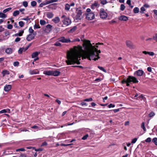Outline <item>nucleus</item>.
Returning <instances> with one entry per match:
<instances>
[{
	"label": "nucleus",
	"mask_w": 157,
	"mask_h": 157,
	"mask_svg": "<svg viewBox=\"0 0 157 157\" xmlns=\"http://www.w3.org/2000/svg\"><path fill=\"white\" fill-rule=\"evenodd\" d=\"M82 46L84 49H82L81 46L79 45V59L81 57L82 59H99L103 58L101 53L100 50H98L97 48V45L93 46L90 41L85 40L83 41Z\"/></svg>",
	"instance_id": "f257e3e1"
},
{
	"label": "nucleus",
	"mask_w": 157,
	"mask_h": 157,
	"mask_svg": "<svg viewBox=\"0 0 157 157\" xmlns=\"http://www.w3.org/2000/svg\"><path fill=\"white\" fill-rule=\"evenodd\" d=\"M67 59H78V45L71 48L67 52Z\"/></svg>",
	"instance_id": "f03ea898"
},
{
	"label": "nucleus",
	"mask_w": 157,
	"mask_h": 157,
	"mask_svg": "<svg viewBox=\"0 0 157 157\" xmlns=\"http://www.w3.org/2000/svg\"><path fill=\"white\" fill-rule=\"evenodd\" d=\"M131 82H133V83H137L139 81L135 77L132 76H129L127 79H124L122 81V83L124 84L125 83H126L127 86H129V83Z\"/></svg>",
	"instance_id": "7ed1b4c3"
},
{
	"label": "nucleus",
	"mask_w": 157,
	"mask_h": 157,
	"mask_svg": "<svg viewBox=\"0 0 157 157\" xmlns=\"http://www.w3.org/2000/svg\"><path fill=\"white\" fill-rule=\"evenodd\" d=\"M61 19H62V22L64 25L66 26H67L71 24V21L69 18L66 17L65 15H63L61 17Z\"/></svg>",
	"instance_id": "20e7f679"
},
{
	"label": "nucleus",
	"mask_w": 157,
	"mask_h": 157,
	"mask_svg": "<svg viewBox=\"0 0 157 157\" xmlns=\"http://www.w3.org/2000/svg\"><path fill=\"white\" fill-rule=\"evenodd\" d=\"M107 13L105 11L104 9L101 8L100 10V16L102 19H105L107 17Z\"/></svg>",
	"instance_id": "39448f33"
},
{
	"label": "nucleus",
	"mask_w": 157,
	"mask_h": 157,
	"mask_svg": "<svg viewBox=\"0 0 157 157\" xmlns=\"http://www.w3.org/2000/svg\"><path fill=\"white\" fill-rule=\"evenodd\" d=\"M36 35V32H34L33 33H30L27 36L26 39L27 41H30L34 38Z\"/></svg>",
	"instance_id": "423d86ee"
},
{
	"label": "nucleus",
	"mask_w": 157,
	"mask_h": 157,
	"mask_svg": "<svg viewBox=\"0 0 157 157\" xmlns=\"http://www.w3.org/2000/svg\"><path fill=\"white\" fill-rule=\"evenodd\" d=\"M78 59H67L66 62L67 65L73 64L75 63L78 64Z\"/></svg>",
	"instance_id": "0eeeda50"
},
{
	"label": "nucleus",
	"mask_w": 157,
	"mask_h": 157,
	"mask_svg": "<svg viewBox=\"0 0 157 157\" xmlns=\"http://www.w3.org/2000/svg\"><path fill=\"white\" fill-rule=\"evenodd\" d=\"M95 15L94 13L90 12L86 15V17L88 20H92L94 19Z\"/></svg>",
	"instance_id": "6e6552de"
},
{
	"label": "nucleus",
	"mask_w": 157,
	"mask_h": 157,
	"mask_svg": "<svg viewBox=\"0 0 157 157\" xmlns=\"http://www.w3.org/2000/svg\"><path fill=\"white\" fill-rule=\"evenodd\" d=\"M126 44L127 47L130 49H134L135 46L133 44L132 42L130 40H127L126 41Z\"/></svg>",
	"instance_id": "1a4fd4ad"
},
{
	"label": "nucleus",
	"mask_w": 157,
	"mask_h": 157,
	"mask_svg": "<svg viewBox=\"0 0 157 157\" xmlns=\"http://www.w3.org/2000/svg\"><path fill=\"white\" fill-rule=\"evenodd\" d=\"M59 41L62 43H68L70 42L71 40L69 39L65 38L64 37H62L59 38Z\"/></svg>",
	"instance_id": "9d476101"
},
{
	"label": "nucleus",
	"mask_w": 157,
	"mask_h": 157,
	"mask_svg": "<svg viewBox=\"0 0 157 157\" xmlns=\"http://www.w3.org/2000/svg\"><path fill=\"white\" fill-rule=\"evenodd\" d=\"M52 26L51 25L48 24L46 26L44 30L46 33H49L50 32L52 29Z\"/></svg>",
	"instance_id": "9b49d317"
},
{
	"label": "nucleus",
	"mask_w": 157,
	"mask_h": 157,
	"mask_svg": "<svg viewBox=\"0 0 157 157\" xmlns=\"http://www.w3.org/2000/svg\"><path fill=\"white\" fill-rule=\"evenodd\" d=\"M144 71L142 70H139L135 72L134 75H136L138 76H141L144 74Z\"/></svg>",
	"instance_id": "f8f14e48"
},
{
	"label": "nucleus",
	"mask_w": 157,
	"mask_h": 157,
	"mask_svg": "<svg viewBox=\"0 0 157 157\" xmlns=\"http://www.w3.org/2000/svg\"><path fill=\"white\" fill-rule=\"evenodd\" d=\"M29 73L31 75H34L38 74L39 73V71L36 69L32 70H29Z\"/></svg>",
	"instance_id": "ddd939ff"
},
{
	"label": "nucleus",
	"mask_w": 157,
	"mask_h": 157,
	"mask_svg": "<svg viewBox=\"0 0 157 157\" xmlns=\"http://www.w3.org/2000/svg\"><path fill=\"white\" fill-rule=\"evenodd\" d=\"M119 19L121 21H126L128 20V17L124 15H122L119 17Z\"/></svg>",
	"instance_id": "4468645a"
},
{
	"label": "nucleus",
	"mask_w": 157,
	"mask_h": 157,
	"mask_svg": "<svg viewBox=\"0 0 157 157\" xmlns=\"http://www.w3.org/2000/svg\"><path fill=\"white\" fill-rule=\"evenodd\" d=\"M40 54V52H36L33 53L32 55V58H36V59H39V58L37 57V56Z\"/></svg>",
	"instance_id": "2eb2a0df"
},
{
	"label": "nucleus",
	"mask_w": 157,
	"mask_h": 157,
	"mask_svg": "<svg viewBox=\"0 0 157 157\" xmlns=\"http://www.w3.org/2000/svg\"><path fill=\"white\" fill-rule=\"evenodd\" d=\"M11 88V86L10 85H8L4 87V90L5 91H8Z\"/></svg>",
	"instance_id": "dca6fc26"
},
{
	"label": "nucleus",
	"mask_w": 157,
	"mask_h": 157,
	"mask_svg": "<svg viewBox=\"0 0 157 157\" xmlns=\"http://www.w3.org/2000/svg\"><path fill=\"white\" fill-rule=\"evenodd\" d=\"M60 72L57 71H52V76H57L60 75Z\"/></svg>",
	"instance_id": "f3484780"
},
{
	"label": "nucleus",
	"mask_w": 157,
	"mask_h": 157,
	"mask_svg": "<svg viewBox=\"0 0 157 157\" xmlns=\"http://www.w3.org/2000/svg\"><path fill=\"white\" fill-rule=\"evenodd\" d=\"M43 74L47 75L52 76V71H44L43 72Z\"/></svg>",
	"instance_id": "a211bd4d"
},
{
	"label": "nucleus",
	"mask_w": 157,
	"mask_h": 157,
	"mask_svg": "<svg viewBox=\"0 0 157 157\" xmlns=\"http://www.w3.org/2000/svg\"><path fill=\"white\" fill-rule=\"evenodd\" d=\"M24 33V30H20L19 31V33L15 34L14 35V36H21L23 35V34Z\"/></svg>",
	"instance_id": "6ab92c4d"
},
{
	"label": "nucleus",
	"mask_w": 157,
	"mask_h": 157,
	"mask_svg": "<svg viewBox=\"0 0 157 157\" xmlns=\"http://www.w3.org/2000/svg\"><path fill=\"white\" fill-rule=\"evenodd\" d=\"M46 15L47 17L48 18H52L54 16V14L53 13L50 12H48L47 13Z\"/></svg>",
	"instance_id": "aec40b11"
},
{
	"label": "nucleus",
	"mask_w": 157,
	"mask_h": 157,
	"mask_svg": "<svg viewBox=\"0 0 157 157\" xmlns=\"http://www.w3.org/2000/svg\"><path fill=\"white\" fill-rule=\"evenodd\" d=\"M52 21L55 23H57L60 21V19L58 17H56L52 19Z\"/></svg>",
	"instance_id": "412c9836"
},
{
	"label": "nucleus",
	"mask_w": 157,
	"mask_h": 157,
	"mask_svg": "<svg viewBox=\"0 0 157 157\" xmlns=\"http://www.w3.org/2000/svg\"><path fill=\"white\" fill-rule=\"evenodd\" d=\"M12 49L10 48H8L6 49L5 52L8 54H10L12 52Z\"/></svg>",
	"instance_id": "4be33fe9"
},
{
	"label": "nucleus",
	"mask_w": 157,
	"mask_h": 157,
	"mask_svg": "<svg viewBox=\"0 0 157 157\" xmlns=\"http://www.w3.org/2000/svg\"><path fill=\"white\" fill-rule=\"evenodd\" d=\"M20 12L19 10H15L13 13V15L14 17H16L19 14Z\"/></svg>",
	"instance_id": "5701e85b"
},
{
	"label": "nucleus",
	"mask_w": 157,
	"mask_h": 157,
	"mask_svg": "<svg viewBox=\"0 0 157 157\" xmlns=\"http://www.w3.org/2000/svg\"><path fill=\"white\" fill-rule=\"evenodd\" d=\"M2 73L3 74V76L4 77L6 75H9L10 74L9 71L7 70H4L2 71Z\"/></svg>",
	"instance_id": "b1692460"
},
{
	"label": "nucleus",
	"mask_w": 157,
	"mask_h": 157,
	"mask_svg": "<svg viewBox=\"0 0 157 157\" xmlns=\"http://www.w3.org/2000/svg\"><path fill=\"white\" fill-rule=\"evenodd\" d=\"M139 9L138 8L136 7L133 9V12L135 13H139Z\"/></svg>",
	"instance_id": "393cba45"
},
{
	"label": "nucleus",
	"mask_w": 157,
	"mask_h": 157,
	"mask_svg": "<svg viewBox=\"0 0 157 157\" xmlns=\"http://www.w3.org/2000/svg\"><path fill=\"white\" fill-rule=\"evenodd\" d=\"M43 2L44 4V6H45L46 5L49 4L51 3V2L50 0H46Z\"/></svg>",
	"instance_id": "a878e982"
},
{
	"label": "nucleus",
	"mask_w": 157,
	"mask_h": 157,
	"mask_svg": "<svg viewBox=\"0 0 157 157\" xmlns=\"http://www.w3.org/2000/svg\"><path fill=\"white\" fill-rule=\"evenodd\" d=\"M6 15L4 14L3 13H0V18H5L6 17Z\"/></svg>",
	"instance_id": "bb28decb"
},
{
	"label": "nucleus",
	"mask_w": 157,
	"mask_h": 157,
	"mask_svg": "<svg viewBox=\"0 0 157 157\" xmlns=\"http://www.w3.org/2000/svg\"><path fill=\"white\" fill-rule=\"evenodd\" d=\"M12 9V8L11 7H9L7 8H6L5 10H4L3 11V12L4 13H5L9 11H10Z\"/></svg>",
	"instance_id": "cd10ccee"
},
{
	"label": "nucleus",
	"mask_w": 157,
	"mask_h": 157,
	"mask_svg": "<svg viewBox=\"0 0 157 157\" xmlns=\"http://www.w3.org/2000/svg\"><path fill=\"white\" fill-rule=\"evenodd\" d=\"M93 5V6H95V7H98L100 4L98 2H95L93 4H92Z\"/></svg>",
	"instance_id": "c85d7f7f"
},
{
	"label": "nucleus",
	"mask_w": 157,
	"mask_h": 157,
	"mask_svg": "<svg viewBox=\"0 0 157 157\" xmlns=\"http://www.w3.org/2000/svg\"><path fill=\"white\" fill-rule=\"evenodd\" d=\"M70 6L68 4H66L65 10H69L70 9Z\"/></svg>",
	"instance_id": "c756f323"
},
{
	"label": "nucleus",
	"mask_w": 157,
	"mask_h": 157,
	"mask_svg": "<svg viewBox=\"0 0 157 157\" xmlns=\"http://www.w3.org/2000/svg\"><path fill=\"white\" fill-rule=\"evenodd\" d=\"M141 128L143 129L144 131L145 132L146 131V129L145 127V124L144 122L142 123L141 126Z\"/></svg>",
	"instance_id": "7c9ffc66"
},
{
	"label": "nucleus",
	"mask_w": 157,
	"mask_h": 157,
	"mask_svg": "<svg viewBox=\"0 0 157 157\" xmlns=\"http://www.w3.org/2000/svg\"><path fill=\"white\" fill-rule=\"evenodd\" d=\"M29 31L30 33H33L34 32H36L34 31L32 27H30L29 28Z\"/></svg>",
	"instance_id": "2f4dec72"
},
{
	"label": "nucleus",
	"mask_w": 157,
	"mask_h": 157,
	"mask_svg": "<svg viewBox=\"0 0 157 157\" xmlns=\"http://www.w3.org/2000/svg\"><path fill=\"white\" fill-rule=\"evenodd\" d=\"M25 49V48H20V49L19 50L18 52V53L19 54H21L22 53V52L24 51V50Z\"/></svg>",
	"instance_id": "473e14b6"
},
{
	"label": "nucleus",
	"mask_w": 157,
	"mask_h": 157,
	"mask_svg": "<svg viewBox=\"0 0 157 157\" xmlns=\"http://www.w3.org/2000/svg\"><path fill=\"white\" fill-rule=\"evenodd\" d=\"M19 26L21 27H23L24 25V23L23 21H20L19 22Z\"/></svg>",
	"instance_id": "72a5a7b5"
},
{
	"label": "nucleus",
	"mask_w": 157,
	"mask_h": 157,
	"mask_svg": "<svg viewBox=\"0 0 157 157\" xmlns=\"http://www.w3.org/2000/svg\"><path fill=\"white\" fill-rule=\"evenodd\" d=\"M40 23L41 25H44L46 24V22L44 20H40Z\"/></svg>",
	"instance_id": "f704fd0d"
},
{
	"label": "nucleus",
	"mask_w": 157,
	"mask_h": 157,
	"mask_svg": "<svg viewBox=\"0 0 157 157\" xmlns=\"http://www.w3.org/2000/svg\"><path fill=\"white\" fill-rule=\"evenodd\" d=\"M31 4L32 6L34 7L36 6V2L35 1H33L31 2Z\"/></svg>",
	"instance_id": "c9c22d12"
},
{
	"label": "nucleus",
	"mask_w": 157,
	"mask_h": 157,
	"mask_svg": "<svg viewBox=\"0 0 157 157\" xmlns=\"http://www.w3.org/2000/svg\"><path fill=\"white\" fill-rule=\"evenodd\" d=\"M31 128H34L35 129H38L39 130H40L43 128H40L38 126L36 125H34Z\"/></svg>",
	"instance_id": "e433bc0d"
},
{
	"label": "nucleus",
	"mask_w": 157,
	"mask_h": 157,
	"mask_svg": "<svg viewBox=\"0 0 157 157\" xmlns=\"http://www.w3.org/2000/svg\"><path fill=\"white\" fill-rule=\"evenodd\" d=\"M100 1L101 3L103 5L106 4L107 2L106 0H101Z\"/></svg>",
	"instance_id": "4c0bfd02"
},
{
	"label": "nucleus",
	"mask_w": 157,
	"mask_h": 157,
	"mask_svg": "<svg viewBox=\"0 0 157 157\" xmlns=\"http://www.w3.org/2000/svg\"><path fill=\"white\" fill-rule=\"evenodd\" d=\"M125 7L124 4H121L120 7L121 10V11H123L124 10Z\"/></svg>",
	"instance_id": "58836bf2"
},
{
	"label": "nucleus",
	"mask_w": 157,
	"mask_h": 157,
	"mask_svg": "<svg viewBox=\"0 0 157 157\" xmlns=\"http://www.w3.org/2000/svg\"><path fill=\"white\" fill-rule=\"evenodd\" d=\"M28 3L27 1H24L22 2V5L25 7H26L28 6Z\"/></svg>",
	"instance_id": "ea45409f"
},
{
	"label": "nucleus",
	"mask_w": 157,
	"mask_h": 157,
	"mask_svg": "<svg viewBox=\"0 0 157 157\" xmlns=\"http://www.w3.org/2000/svg\"><path fill=\"white\" fill-rule=\"evenodd\" d=\"M98 67L100 70L103 71L104 72H106V70L103 68V67H100L99 66H98Z\"/></svg>",
	"instance_id": "a19ab883"
},
{
	"label": "nucleus",
	"mask_w": 157,
	"mask_h": 157,
	"mask_svg": "<svg viewBox=\"0 0 157 157\" xmlns=\"http://www.w3.org/2000/svg\"><path fill=\"white\" fill-rule=\"evenodd\" d=\"M145 10V9L144 8V7H142L140 8V13H143V12Z\"/></svg>",
	"instance_id": "79ce46f5"
},
{
	"label": "nucleus",
	"mask_w": 157,
	"mask_h": 157,
	"mask_svg": "<svg viewBox=\"0 0 157 157\" xmlns=\"http://www.w3.org/2000/svg\"><path fill=\"white\" fill-rule=\"evenodd\" d=\"M155 115V113L153 112H151L148 115L149 117H151L154 116Z\"/></svg>",
	"instance_id": "37998d69"
},
{
	"label": "nucleus",
	"mask_w": 157,
	"mask_h": 157,
	"mask_svg": "<svg viewBox=\"0 0 157 157\" xmlns=\"http://www.w3.org/2000/svg\"><path fill=\"white\" fill-rule=\"evenodd\" d=\"M88 137V134H86L82 138V140H86L87 138Z\"/></svg>",
	"instance_id": "c03bdc74"
},
{
	"label": "nucleus",
	"mask_w": 157,
	"mask_h": 157,
	"mask_svg": "<svg viewBox=\"0 0 157 157\" xmlns=\"http://www.w3.org/2000/svg\"><path fill=\"white\" fill-rule=\"evenodd\" d=\"M137 138H135L133 139L131 142V143L132 144H134L135 143L136 141L137 140Z\"/></svg>",
	"instance_id": "a18cd8bd"
},
{
	"label": "nucleus",
	"mask_w": 157,
	"mask_h": 157,
	"mask_svg": "<svg viewBox=\"0 0 157 157\" xmlns=\"http://www.w3.org/2000/svg\"><path fill=\"white\" fill-rule=\"evenodd\" d=\"M40 28V26L39 25H36L35 24L34 26V28L35 29H39Z\"/></svg>",
	"instance_id": "49530a36"
},
{
	"label": "nucleus",
	"mask_w": 157,
	"mask_h": 157,
	"mask_svg": "<svg viewBox=\"0 0 157 157\" xmlns=\"http://www.w3.org/2000/svg\"><path fill=\"white\" fill-rule=\"evenodd\" d=\"M92 100H93V99L91 98L86 99L84 100V101H92Z\"/></svg>",
	"instance_id": "de8ad7c7"
},
{
	"label": "nucleus",
	"mask_w": 157,
	"mask_h": 157,
	"mask_svg": "<svg viewBox=\"0 0 157 157\" xmlns=\"http://www.w3.org/2000/svg\"><path fill=\"white\" fill-rule=\"evenodd\" d=\"M19 65V63L18 62L16 61L14 62L13 65L14 66H18Z\"/></svg>",
	"instance_id": "09e8293b"
},
{
	"label": "nucleus",
	"mask_w": 157,
	"mask_h": 157,
	"mask_svg": "<svg viewBox=\"0 0 157 157\" xmlns=\"http://www.w3.org/2000/svg\"><path fill=\"white\" fill-rule=\"evenodd\" d=\"M151 141V138H150V137H148V138H147L145 140V142H150Z\"/></svg>",
	"instance_id": "8fccbe9b"
},
{
	"label": "nucleus",
	"mask_w": 157,
	"mask_h": 157,
	"mask_svg": "<svg viewBox=\"0 0 157 157\" xmlns=\"http://www.w3.org/2000/svg\"><path fill=\"white\" fill-rule=\"evenodd\" d=\"M25 151V149L24 148H21L20 149H16V151Z\"/></svg>",
	"instance_id": "3c124183"
},
{
	"label": "nucleus",
	"mask_w": 157,
	"mask_h": 157,
	"mask_svg": "<svg viewBox=\"0 0 157 157\" xmlns=\"http://www.w3.org/2000/svg\"><path fill=\"white\" fill-rule=\"evenodd\" d=\"M76 29V27H74L73 28L71 29L70 30V32H74L75 30Z\"/></svg>",
	"instance_id": "603ef678"
},
{
	"label": "nucleus",
	"mask_w": 157,
	"mask_h": 157,
	"mask_svg": "<svg viewBox=\"0 0 157 157\" xmlns=\"http://www.w3.org/2000/svg\"><path fill=\"white\" fill-rule=\"evenodd\" d=\"M33 149H35V150L36 151H43V149L41 148H39L38 149H35V147H33Z\"/></svg>",
	"instance_id": "864d4df0"
},
{
	"label": "nucleus",
	"mask_w": 157,
	"mask_h": 157,
	"mask_svg": "<svg viewBox=\"0 0 157 157\" xmlns=\"http://www.w3.org/2000/svg\"><path fill=\"white\" fill-rule=\"evenodd\" d=\"M153 39L157 42V34H155V35L153 36Z\"/></svg>",
	"instance_id": "5fc2aeb1"
},
{
	"label": "nucleus",
	"mask_w": 157,
	"mask_h": 157,
	"mask_svg": "<svg viewBox=\"0 0 157 157\" xmlns=\"http://www.w3.org/2000/svg\"><path fill=\"white\" fill-rule=\"evenodd\" d=\"M115 107V105L113 104H110L108 105V107L109 108H111V107L113 108Z\"/></svg>",
	"instance_id": "6e6d98bb"
},
{
	"label": "nucleus",
	"mask_w": 157,
	"mask_h": 157,
	"mask_svg": "<svg viewBox=\"0 0 157 157\" xmlns=\"http://www.w3.org/2000/svg\"><path fill=\"white\" fill-rule=\"evenodd\" d=\"M13 26L11 24H9L7 25V28L9 29H11L12 28Z\"/></svg>",
	"instance_id": "4d7b16f0"
},
{
	"label": "nucleus",
	"mask_w": 157,
	"mask_h": 157,
	"mask_svg": "<svg viewBox=\"0 0 157 157\" xmlns=\"http://www.w3.org/2000/svg\"><path fill=\"white\" fill-rule=\"evenodd\" d=\"M21 40V38L19 37H17L16 38L15 40V42H17Z\"/></svg>",
	"instance_id": "13d9d810"
},
{
	"label": "nucleus",
	"mask_w": 157,
	"mask_h": 157,
	"mask_svg": "<svg viewBox=\"0 0 157 157\" xmlns=\"http://www.w3.org/2000/svg\"><path fill=\"white\" fill-rule=\"evenodd\" d=\"M139 98H141V100L142 99H143V100H144V101L145 100V98L144 97V96L141 95H140V96L139 97Z\"/></svg>",
	"instance_id": "bf43d9fd"
},
{
	"label": "nucleus",
	"mask_w": 157,
	"mask_h": 157,
	"mask_svg": "<svg viewBox=\"0 0 157 157\" xmlns=\"http://www.w3.org/2000/svg\"><path fill=\"white\" fill-rule=\"evenodd\" d=\"M54 45L56 46H60L61 44L59 42H56L55 43Z\"/></svg>",
	"instance_id": "052dcab7"
},
{
	"label": "nucleus",
	"mask_w": 157,
	"mask_h": 157,
	"mask_svg": "<svg viewBox=\"0 0 157 157\" xmlns=\"http://www.w3.org/2000/svg\"><path fill=\"white\" fill-rule=\"evenodd\" d=\"M148 54L151 56H153L154 55V53L153 52H148Z\"/></svg>",
	"instance_id": "680f3d73"
},
{
	"label": "nucleus",
	"mask_w": 157,
	"mask_h": 157,
	"mask_svg": "<svg viewBox=\"0 0 157 157\" xmlns=\"http://www.w3.org/2000/svg\"><path fill=\"white\" fill-rule=\"evenodd\" d=\"M47 145V143L46 142H44L41 145V146H46Z\"/></svg>",
	"instance_id": "e2e57ef3"
},
{
	"label": "nucleus",
	"mask_w": 157,
	"mask_h": 157,
	"mask_svg": "<svg viewBox=\"0 0 157 157\" xmlns=\"http://www.w3.org/2000/svg\"><path fill=\"white\" fill-rule=\"evenodd\" d=\"M6 109H4L1 110L0 111V113H6Z\"/></svg>",
	"instance_id": "0e129e2a"
},
{
	"label": "nucleus",
	"mask_w": 157,
	"mask_h": 157,
	"mask_svg": "<svg viewBox=\"0 0 157 157\" xmlns=\"http://www.w3.org/2000/svg\"><path fill=\"white\" fill-rule=\"evenodd\" d=\"M32 43H30L29 44V45L28 46H27L25 48V49L24 50V51H26L29 48V47L31 45Z\"/></svg>",
	"instance_id": "69168bd1"
},
{
	"label": "nucleus",
	"mask_w": 157,
	"mask_h": 157,
	"mask_svg": "<svg viewBox=\"0 0 157 157\" xmlns=\"http://www.w3.org/2000/svg\"><path fill=\"white\" fill-rule=\"evenodd\" d=\"M157 141V138H154L152 140V142L154 143H155V142H156Z\"/></svg>",
	"instance_id": "338daca9"
},
{
	"label": "nucleus",
	"mask_w": 157,
	"mask_h": 157,
	"mask_svg": "<svg viewBox=\"0 0 157 157\" xmlns=\"http://www.w3.org/2000/svg\"><path fill=\"white\" fill-rule=\"evenodd\" d=\"M154 105L155 106H157V100H156L154 103Z\"/></svg>",
	"instance_id": "774afa93"
}]
</instances>
